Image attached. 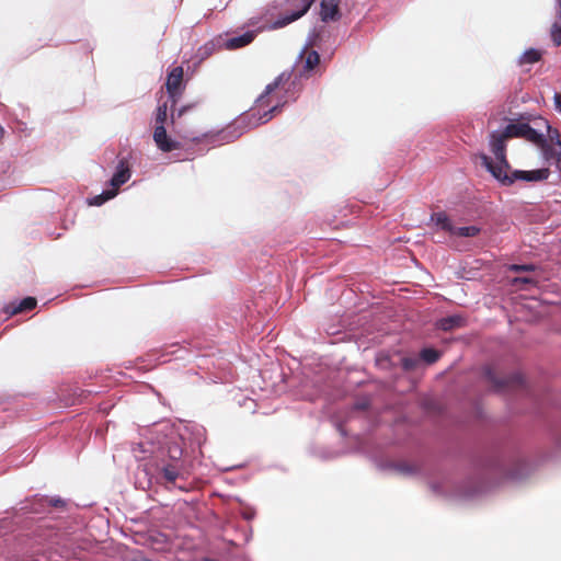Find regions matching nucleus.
I'll return each instance as SVG.
<instances>
[{
    "label": "nucleus",
    "mask_w": 561,
    "mask_h": 561,
    "mask_svg": "<svg viewBox=\"0 0 561 561\" xmlns=\"http://www.w3.org/2000/svg\"><path fill=\"white\" fill-rule=\"evenodd\" d=\"M289 75L280 73L272 83L267 84L264 92L256 99L250 115L257 116L259 124L270 122L276 113L288 102L286 93Z\"/></svg>",
    "instance_id": "obj_1"
},
{
    "label": "nucleus",
    "mask_w": 561,
    "mask_h": 561,
    "mask_svg": "<svg viewBox=\"0 0 561 561\" xmlns=\"http://www.w3.org/2000/svg\"><path fill=\"white\" fill-rule=\"evenodd\" d=\"M506 141L507 139L503 137L502 133L493 131L490 136V147L496 162H493L486 154L481 156L482 164L494 178L495 174H497V168L501 169L502 173L511 170V165L506 159Z\"/></svg>",
    "instance_id": "obj_2"
},
{
    "label": "nucleus",
    "mask_w": 561,
    "mask_h": 561,
    "mask_svg": "<svg viewBox=\"0 0 561 561\" xmlns=\"http://www.w3.org/2000/svg\"><path fill=\"white\" fill-rule=\"evenodd\" d=\"M168 121V102L159 103L156 118H154V131L153 140L157 147L163 152H171L180 148V142L171 139L164 127Z\"/></svg>",
    "instance_id": "obj_3"
},
{
    "label": "nucleus",
    "mask_w": 561,
    "mask_h": 561,
    "mask_svg": "<svg viewBox=\"0 0 561 561\" xmlns=\"http://www.w3.org/2000/svg\"><path fill=\"white\" fill-rule=\"evenodd\" d=\"M497 174H495V179L503 185L510 186L517 180L528 181V182H540L545 181L550 175V170L548 168L531 170V171H504L501 172V169H496Z\"/></svg>",
    "instance_id": "obj_4"
},
{
    "label": "nucleus",
    "mask_w": 561,
    "mask_h": 561,
    "mask_svg": "<svg viewBox=\"0 0 561 561\" xmlns=\"http://www.w3.org/2000/svg\"><path fill=\"white\" fill-rule=\"evenodd\" d=\"M484 376L493 386V389L499 392H504L508 390H516L523 388L524 379L523 376L518 373L513 374L507 377L497 378L492 370L491 367H486L484 369Z\"/></svg>",
    "instance_id": "obj_5"
},
{
    "label": "nucleus",
    "mask_w": 561,
    "mask_h": 561,
    "mask_svg": "<svg viewBox=\"0 0 561 561\" xmlns=\"http://www.w3.org/2000/svg\"><path fill=\"white\" fill-rule=\"evenodd\" d=\"M316 0H286V3L293 8V11L289 14H285L280 16L278 20L274 22V28L284 27L291 22L304 16Z\"/></svg>",
    "instance_id": "obj_6"
},
{
    "label": "nucleus",
    "mask_w": 561,
    "mask_h": 561,
    "mask_svg": "<svg viewBox=\"0 0 561 561\" xmlns=\"http://www.w3.org/2000/svg\"><path fill=\"white\" fill-rule=\"evenodd\" d=\"M183 73L184 72H183L182 67H175L168 75L165 87H167V91L169 93L172 106H174L176 103V96L180 93V88H181L182 81H183Z\"/></svg>",
    "instance_id": "obj_7"
},
{
    "label": "nucleus",
    "mask_w": 561,
    "mask_h": 561,
    "mask_svg": "<svg viewBox=\"0 0 561 561\" xmlns=\"http://www.w3.org/2000/svg\"><path fill=\"white\" fill-rule=\"evenodd\" d=\"M546 161L553 162L557 169L561 172V140L549 144L545 138V142L539 146Z\"/></svg>",
    "instance_id": "obj_8"
},
{
    "label": "nucleus",
    "mask_w": 561,
    "mask_h": 561,
    "mask_svg": "<svg viewBox=\"0 0 561 561\" xmlns=\"http://www.w3.org/2000/svg\"><path fill=\"white\" fill-rule=\"evenodd\" d=\"M185 473L184 462H168L160 469L161 477L168 482L174 484L176 479Z\"/></svg>",
    "instance_id": "obj_9"
},
{
    "label": "nucleus",
    "mask_w": 561,
    "mask_h": 561,
    "mask_svg": "<svg viewBox=\"0 0 561 561\" xmlns=\"http://www.w3.org/2000/svg\"><path fill=\"white\" fill-rule=\"evenodd\" d=\"M340 0H321L320 16L323 22L337 21L341 16Z\"/></svg>",
    "instance_id": "obj_10"
},
{
    "label": "nucleus",
    "mask_w": 561,
    "mask_h": 561,
    "mask_svg": "<svg viewBox=\"0 0 561 561\" xmlns=\"http://www.w3.org/2000/svg\"><path fill=\"white\" fill-rule=\"evenodd\" d=\"M130 169L128 162L125 160H121L117 165V170L111 179L112 190L116 192L121 187V185L125 184L130 179Z\"/></svg>",
    "instance_id": "obj_11"
},
{
    "label": "nucleus",
    "mask_w": 561,
    "mask_h": 561,
    "mask_svg": "<svg viewBox=\"0 0 561 561\" xmlns=\"http://www.w3.org/2000/svg\"><path fill=\"white\" fill-rule=\"evenodd\" d=\"M255 35L256 34L254 31H248L240 36L229 38L226 42L225 46L227 49H230V50L244 47L253 42V39L255 38Z\"/></svg>",
    "instance_id": "obj_12"
},
{
    "label": "nucleus",
    "mask_w": 561,
    "mask_h": 561,
    "mask_svg": "<svg viewBox=\"0 0 561 561\" xmlns=\"http://www.w3.org/2000/svg\"><path fill=\"white\" fill-rule=\"evenodd\" d=\"M466 319L459 314L448 316L437 321V328L443 331H451L463 327Z\"/></svg>",
    "instance_id": "obj_13"
},
{
    "label": "nucleus",
    "mask_w": 561,
    "mask_h": 561,
    "mask_svg": "<svg viewBox=\"0 0 561 561\" xmlns=\"http://www.w3.org/2000/svg\"><path fill=\"white\" fill-rule=\"evenodd\" d=\"M36 299L34 297H26L22 299L19 304H11L5 308V311L10 314H18L25 311H30L36 307Z\"/></svg>",
    "instance_id": "obj_14"
},
{
    "label": "nucleus",
    "mask_w": 561,
    "mask_h": 561,
    "mask_svg": "<svg viewBox=\"0 0 561 561\" xmlns=\"http://www.w3.org/2000/svg\"><path fill=\"white\" fill-rule=\"evenodd\" d=\"M526 123H513L508 124L503 131V137L507 140L511 138H523Z\"/></svg>",
    "instance_id": "obj_15"
},
{
    "label": "nucleus",
    "mask_w": 561,
    "mask_h": 561,
    "mask_svg": "<svg viewBox=\"0 0 561 561\" xmlns=\"http://www.w3.org/2000/svg\"><path fill=\"white\" fill-rule=\"evenodd\" d=\"M523 138L539 147L545 142L546 137L543 134L538 133L535 128H533L529 124L526 123Z\"/></svg>",
    "instance_id": "obj_16"
},
{
    "label": "nucleus",
    "mask_w": 561,
    "mask_h": 561,
    "mask_svg": "<svg viewBox=\"0 0 561 561\" xmlns=\"http://www.w3.org/2000/svg\"><path fill=\"white\" fill-rule=\"evenodd\" d=\"M169 462H184L182 460L183 448L179 442H170L167 447Z\"/></svg>",
    "instance_id": "obj_17"
},
{
    "label": "nucleus",
    "mask_w": 561,
    "mask_h": 561,
    "mask_svg": "<svg viewBox=\"0 0 561 561\" xmlns=\"http://www.w3.org/2000/svg\"><path fill=\"white\" fill-rule=\"evenodd\" d=\"M541 59V51L535 48L527 49L519 58L520 65L534 64Z\"/></svg>",
    "instance_id": "obj_18"
},
{
    "label": "nucleus",
    "mask_w": 561,
    "mask_h": 561,
    "mask_svg": "<svg viewBox=\"0 0 561 561\" xmlns=\"http://www.w3.org/2000/svg\"><path fill=\"white\" fill-rule=\"evenodd\" d=\"M436 225L439 226L443 230L449 232L454 231V226L451 225L448 216L445 213H437L433 216Z\"/></svg>",
    "instance_id": "obj_19"
},
{
    "label": "nucleus",
    "mask_w": 561,
    "mask_h": 561,
    "mask_svg": "<svg viewBox=\"0 0 561 561\" xmlns=\"http://www.w3.org/2000/svg\"><path fill=\"white\" fill-rule=\"evenodd\" d=\"M480 228L476 226H467V227H454V231H451V234L458 236V237H476L479 234Z\"/></svg>",
    "instance_id": "obj_20"
},
{
    "label": "nucleus",
    "mask_w": 561,
    "mask_h": 561,
    "mask_svg": "<svg viewBox=\"0 0 561 561\" xmlns=\"http://www.w3.org/2000/svg\"><path fill=\"white\" fill-rule=\"evenodd\" d=\"M320 62V56L316 50H310L307 53L305 60V68L307 70H313Z\"/></svg>",
    "instance_id": "obj_21"
},
{
    "label": "nucleus",
    "mask_w": 561,
    "mask_h": 561,
    "mask_svg": "<svg viewBox=\"0 0 561 561\" xmlns=\"http://www.w3.org/2000/svg\"><path fill=\"white\" fill-rule=\"evenodd\" d=\"M114 196H116V191L107 190V191H104L102 194L94 196L93 199L90 202V204L100 206L103 203H105L106 201L113 198Z\"/></svg>",
    "instance_id": "obj_22"
},
{
    "label": "nucleus",
    "mask_w": 561,
    "mask_h": 561,
    "mask_svg": "<svg viewBox=\"0 0 561 561\" xmlns=\"http://www.w3.org/2000/svg\"><path fill=\"white\" fill-rule=\"evenodd\" d=\"M440 354L434 348H424L421 352V357L428 364L435 363L439 358Z\"/></svg>",
    "instance_id": "obj_23"
},
{
    "label": "nucleus",
    "mask_w": 561,
    "mask_h": 561,
    "mask_svg": "<svg viewBox=\"0 0 561 561\" xmlns=\"http://www.w3.org/2000/svg\"><path fill=\"white\" fill-rule=\"evenodd\" d=\"M551 39L556 46L561 45V25L553 23L550 31Z\"/></svg>",
    "instance_id": "obj_24"
},
{
    "label": "nucleus",
    "mask_w": 561,
    "mask_h": 561,
    "mask_svg": "<svg viewBox=\"0 0 561 561\" xmlns=\"http://www.w3.org/2000/svg\"><path fill=\"white\" fill-rule=\"evenodd\" d=\"M508 270L515 273L534 272L536 266L534 264H512L510 265Z\"/></svg>",
    "instance_id": "obj_25"
},
{
    "label": "nucleus",
    "mask_w": 561,
    "mask_h": 561,
    "mask_svg": "<svg viewBox=\"0 0 561 561\" xmlns=\"http://www.w3.org/2000/svg\"><path fill=\"white\" fill-rule=\"evenodd\" d=\"M542 123H543V125H545V127H546V129L548 131V137H549V141L548 142L549 144H553V142H556L558 140H561L560 139V134H559V131L557 129L552 128L548 124V122H546V121H543Z\"/></svg>",
    "instance_id": "obj_26"
},
{
    "label": "nucleus",
    "mask_w": 561,
    "mask_h": 561,
    "mask_svg": "<svg viewBox=\"0 0 561 561\" xmlns=\"http://www.w3.org/2000/svg\"><path fill=\"white\" fill-rule=\"evenodd\" d=\"M514 283L517 284V283H523V284H534L535 280L533 278H529V277H516L514 279Z\"/></svg>",
    "instance_id": "obj_27"
},
{
    "label": "nucleus",
    "mask_w": 561,
    "mask_h": 561,
    "mask_svg": "<svg viewBox=\"0 0 561 561\" xmlns=\"http://www.w3.org/2000/svg\"><path fill=\"white\" fill-rule=\"evenodd\" d=\"M50 504L55 507H62L65 502L61 499H55L50 501Z\"/></svg>",
    "instance_id": "obj_28"
},
{
    "label": "nucleus",
    "mask_w": 561,
    "mask_h": 561,
    "mask_svg": "<svg viewBox=\"0 0 561 561\" xmlns=\"http://www.w3.org/2000/svg\"><path fill=\"white\" fill-rule=\"evenodd\" d=\"M557 108L561 112V93L554 95Z\"/></svg>",
    "instance_id": "obj_29"
},
{
    "label": "nucleus",
    "mask_w": 561,
    "mask_h": 561,
    "mask_svg": "<svg viewBox=\"0 0 561 561\" xmlns=\"http://www.w3.org/2000/svg\"><path fill=\"white\" fill-rule=\"evenodd\" d=\"M186 107H182L181 110H179L178 112V117H181L183 115V113L185 112Z\"/></svg>",
    "instance_id": "obj_30"
},
{
    "label": "nucleus",
    "mask_w": 561,
    "mask_h": 561,
    "mask_svg": "<svg viewBox=\"0 0 561 561\" xmlns=\"http://www.w3.org/2000/svg\"><path fill=\"white\" fill-rule=\"evenodd\" d=\"M4 129L0 126V139L3 137Z\"/></svg>",
    "instance_id": "obj_31"
},
{
    "label": "nucleus",
    "mask_w": 561,
    "mask_h": 561,
    "mask_svg": "<svg viewBox=\"0 0 561 561\" xmlns=\"http://www.w3.org/2000/svg\"><path fill=\"white\" fill-rule=\"evenodd\" d=\"M404 367H405V368H409V367H410V365H409V360H408V359H404Z\"/></svg>",
    "instance_id": "obj_32"
},
{
    "label": "nucleus",
    "mask_w": 561,
    "mask_h": 561,
    "mask_svg": "<svg viewBox=\"0 0 561 561\" xmlns=\"http://www.w3.org/2000/svg\"><path fill=\"white\" fill-rule=\"evenodd\" d=\"M171 121L174 122V114L171 115Z\"/></svg>",
    "instance_id": "obj_33"
}]
</instances>
